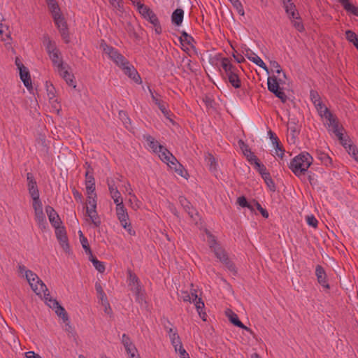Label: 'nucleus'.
<instances>
[{
    "instance_id": "41",
    "label": "nucleus",
    "mask_w": 358,
    "mask_h": 358,
    "mask_svg": "<svg viewBox=\"0 0 358 358\" xmlns=\"http://www.w3.org/2000/svg\"><path fill=\"white\" fill-rule=\"evenodd\" d=\"M85 208L86 209H96V201L95 193H92V194H87V203Z\"/></svg>"
},
{
    "instance_id": "59",
    "label": "nucleus",
    "mask_w": 358,
    "mask_h": 358,
    "mask_svg": "<svg viewBox=\"0 0 358 358\" xmlns=\"http://www.w3.org/2000/svg\"><path fill=\"white\" fill-rule=\"evenodd\" d=\"M306 221L308 225L314 228L317 227L318 222L313 215L306 216Z\"/></svg>"
},
{
    "instance_id": "23",
    "label": "nucleus",
    "mask_w": 358,
    "mask_h": 358,
    "mask_svg": "<svg viewBox=\"0 0 358 358\" xmlns=\"http://www.w3.org/2000/svg\"><path fill=\"white\" fill-rule=\"evenodd\" d=\"M55 234L62 248L65 251H67L69 249V244L67 243V238L64 228L62 227L55 228Z\"/></svg>"
},
{
    "instance_id": "18",
    "label": "nucleus",
    "mask_w": 358,
    "mask_h": 358,
    "mask_svg": "<svg viewBox=\"0 0 358 358\" xmlns=\"http://www.w3.org/2000/svg\"><path fill=\"white\" fill-rule=\"evenodd\" d=\"M87 222L92 224L94 227H99L101 225V220L99 217L96 209H86Z\"/></svg>"
},
{
    "instance_id": "15",
    "label": "nucleus",
    "mask_w": 358,
    "mask_h": 358,
    "mask_svg": "<svg viewBox=\"0 0 358 358\" xmlns=\"http://www.w3.org/2000/svg\"><path fill=\"white\" fill-rule=\"evenodd\" d=\"M286 79L287 77L285 73H282V77L279 76L278 78L276 77H268L267 82L268 90L273 93L277 91L280 88L279 84H285Z\"/></svg>"
},
{
    "instance_id": "54",
    "label": "nucleus",
    "mask_w": 358,
    "mask_h": 358,
    "mask_svg": "<svg viewBox=\"0 0 358 358\" xmlns=\"http://www.w3.org/2000/svg\"><path fill=\"white\" fill-rule=\"evenodd\" d=\"M310 99L313 103H314L315 106H319V104L322 103L320 98L316 92H310Z\"/></svg>"
},
{
    "instance_id": "6",
    "label": "nucleus",
    "mask_w": 358,
    "mask_h": 358,
    "mask_svg": "<svg viewBox=\"0 0 358 358\" xmlns=\"http://www.w3.org/2000/svg\"><path fill=\"white\" fill-rule=\"evenodd\" d=\"M43 44L45 46L46 50L49 55L50 59L54 65L57 67V70L65 66L60 57V52L57 49L55 43L50 40L49 36H44Z\"/></svg>"
},
{
    "instance_id": "50",
    "label": "nucleus",
    "mask_w": 358,
    "mask_h": 358,
    "mask_svg": "<svg viewBox=\"0 0 358 358\" xmlns=\"http://www.w3.org/2000/svg\"><path fill=\"white\" fill-rule=\"evenodd\" d=\"M180 43L182 45H184V43H186L187 45H191L193 38L192 36L188 35L186 32H183L180 37Z\"/></svg>"
},
{
    "instance_id": "12",
    "label": "nucleus",
    "mask_w": 358,
    "mask_h": 358,
    "mask_svg": "<svg viewBox=\"0 0 358 358\" xmlns=\"http://www.w3.org/2000/svg\"><path fill=\"white\" fill-rule=\"evenodd\" d=\"M121 342L127 353L129 355V358H134L138 355V350L135 345L127 334H124L122 335Z\"/></svg>"
},
{
    "instance_id": "60",
    "label": "nucleus",
    "mask_w": 358,
    "mask_h": 358,
    "mask_svg": "<svg viewBox=\"0 0 358 358\" xmlns=\"http://www.w3.org/2000/svg\"><path fill=\"white\" fill-rule=\"evenodd\" d=\"M290 20L292 21V23L293 24V26L299 31H302L303 30V24H301L300 20H299V17L298 16V19L297 20H293V19H290Z\"/></svg>"
},
{
    "instance_id": "48",
    "label": "nucleus",
    "mask_w": 358,
    "mask_h": 358,
    "mask_svg": "<svg viewBox=\"0 0 358 358\" xmlns=\"http://www.w3.org/2000/svg\"><path fill=\"white\" fill-rule=\"evenodd\" d=\"M237 203L241 207H247L253 210V206L247 201L245 196H240L237 199Z\"/></svg>"
},
{
    "instance_id": "35",
    "label": "nucleus",
    "mask_w": 358,
    "mask_h": 358,
    "mask_svg": "<svg viewBox=\"0 0 358 358\" xmlns=\"http://www.w3.org/2000/svg\"><path fill=\"white\" fill-rule=\"evenodd\" d=\"M144 138L148 143V146L152 149V150L155 153L159 149L160 147L163 145H159L155 139L151 136H145Z\"/></svg>"
},
{
    "instance_id": "10",
    "label": "nucleus",
    "mask_w": 358,
    "mask_h": 358,
    "mask_svg": "<svg viewBox=\"0 0 358 358\" xmlns=\"http://www.w3.org/2000/svg\"><path fill=\"white\" fill-rule=\"evenodd\" d=\"M46 304L51 308L54 309L56 314L61 317L64 322H68L69 317L65 309L61 306L57 301L52 299L50 295L48 299H45Z\"/></svg>"
},
{
    "instance_id": "56",
    "label": "nucleus",
    "mask_w": 358,
    "mask_h": 358,
    "mask_svg": "<svg viewBox=\"0 0 358 358\" xmlns=\"http://www.w3.org/2000/svg\"><path fill=\"white\" fill-rule=\"evenodd\" d=\"M47 94L49 100L54 99L55 98H57L55 95V87L52 85H47Z\"/></svg>"
},
{
    "instance_id": "5",
    "label": "nucleus",
    "mask_w": 358,
    "mask_h": 358,
    "mask_svg": "<svg viewBox=\"0 0 358 358\" xmlns=\"http://www.w3.org/2000/svg\"><path fill=\"white\" fill-rule=\"evenodd\" d=\"M155 153L158 155L159 159L163 162L166 163L171 169L174 170L177 174L182 177L185 176V171L184 170L183 166L166 148L164 146L160 147Z\"/></svg>"
},
{
    "instance_id": "32",
    "label": "nucleus",
    "mask_w": 358,
    "mask_h": 358,
    "mask_svg": "<svg viewBox=\"0 0 358 358\" xmlns=\"http://www.w3.org/2000/svg\"><path fill=\"white\" fill-rule=\"evenodd\" d=\"M184 16V11L181 8H177L172 14V22L177 26L181 24Z\"/></svg>"
},
{
    "instance_id": "4",
    "label": "nucleus",
    "mask_w": 358,
    "mask_h": 358,
    "mask_svg": "<svg viewBox=\"0 0 358 358\" xmlns=\"http://www.w3.org/2000/svg\"><path fill=\"white\" fill-rule=\"evenodd\" d=\"M315 108L321 117L324 120L329 130L332 131L339 140H342V133L336 117L322 103L316 106Z\"/></svg>"
},
{
    "instance_id": "7",
    "label": "nucleus",
    "mask_w": 358,
    "mask_h": 358,
    "mask_svg": "<svg viewBox=\"0 0 358 358\" xmlns=\"http://www.w3.org/2000/svg\"><path fill=\"white\" fill-rule=\"evenodd\" d=\"M221 66L224 71L225 76L229 82L235 88L241 87V80L238 76L237 69L233 66L228 58H222L221 60Z\"/></svg>"
},
{
    "instance_id": "34",
    "label": "nucleus",
    "mask_w": 358,
    "mask_h": 358,
    "mask_svg": "<svg viewBox=\"0 0 358 358\" xmlns=\"http://www.w3.org/2000/svg\"><path fill=\"white\" fill-rule=\"evenodd\" d=\"M128 186L129 187V195L131 196V198L129 199V203H130L131 208L134 210H137L140 208V202L136 195L134 194L130 183H128Z\"/></svg>"
},
{
    "instance_id": "3",
    "label": "nucleus",
    "mask_w": 358,
    "mask_h": 358,
    "mask_svg": "<svg viewBox=\"0 0 358 358\" xmlns=\"http://www.w3.org/2000/svg\"><path fill=\"white\" fill-rule=\"evenodd\" d=\"M313 160L309 153L303 152L292 159L289 167L296 176H300L305 174L313 163Z\"/></svg>"
},
{
    "instance_id": "16",
    "label": "nucleus",
    "mask_w": 358,
    "mask_h": 358,
    "mask_svg": "<svg viewBox=\"0 0 358 358\" xmlns=\"http://www.w3.org/2000/svg\"><path fill=\"white\" fill-rule=\"evenodd\" d=\"M285 12L289 19L297 20L299 13L292 0H281Z\"/></svg>"
},
{
    "instance_id": "55",
    "label": "nucleus",
    "mask_w": 358,
    "mask_h": 358,
    "mask_svg": "<svg viewBox=\"0 0 358 358\" xmlns=\"http://www.w3.org/2000/svg\"><path fill=\"white\" fill-rule=\"evenodd\" d=\"M145 19L148 20L153 25L157 24V22H159L157 17L152 10L149 13V14L145 17Z\"/></svg>"
},
{
    "instance_id": "63",
    "label": "nucleus",
    "mask_w": 358,
    "mask_h": 358,
    "mask_svg": "<svg viewBox=\"0 0 358 358\" xmlns=\"http://www.w3.org/2000/svg\"><path fill=\"white\" fill-rule=\"evenodd\" d=\"M270 138L272 141V143L273 145L279 146V141L278 137L275 135L274 133L272 132V131L269 130L268 132Z\"/></svg>"
},
{
    "instance_id": "61",
    "label": "nucleus",
    "mask_w": 358,
    "mask_h": 358,
    "mask_svg": "<svg viewBox=\"0 0 358 358\" xmlns=\"http://www.w3.org/2000/svg\"><path fill=\"white\" fill-rule=\"evenodd\" d=\"M113 8L121 10L122 8L121 0H108Z\"/></svg>"
},
{
    "instance_id": "62",
    "label": "nucleus",
    "mask_w": 358,
    "mask_h": 358,
    "mask_svg": "<svg viewBox=\"0 0 358 358\" xmlns=\"http://www.w3.org/2000/svg\"><path fill=\"white\" fill-rule=\"evenodd\" d=\"M255 166L262 176L267 172L266 167L263 164H261L258 161L255 163Z\"/></svg>"
},
{
    "instance_id": "33",
    "label": "nucleus",
    "mask_w": 358,
    "mask_h": 358,
    "mask_svg": "<svg viewBox=\"0 0 358 358\" xmlns=\"http://www.w3.org/2000/svg\"><path fill=\"white\" fill-rule=\"evenodd\" d=\"M205 160L207 166L209 167L210 171L215 173L217 171V163L213 156L210 153H206L205 155Z\"/></svg>"
},
{
    "instance_id": "46",
    "label": "nucleus",
    "mask_w": 358,
    "mask_h": 358,
    "mask_svg": "<svg viewBox=\"0 0 358 358\" xmlns=\"http://www.w3.org/2000/svg\"><path fill=\"white\" fill-rule=\"evenodd\" d=\"M136 8L139 13L142 16H143L144 18H145V17L149 14V13L151 12V10L143 3L138 4Z\"/></svg>"
},
{
    "instance_id": "13",
    "label": "nucleus",
    "mask_w": 358,
    "mask_h": 358,
    "mask_svg": "<svg viewBox=\"0 0 358 358\" xmlns=\"http://www.w3.org/2000/svg\"><path fill=\"white\" fill-rule=\"evenodd\" d=\"M179 202L184 208L185 210L189 214V217L195 224L198 223L199 215L196 210H194L190 205L189 202L184 196L179 197Z\"/></svg>"
},
{
    "instance_id": "17",
    "label": "nucleus",
    "mask_w": 358,
    "mask_h": 358,
    "mask_svg": "<svg viewBox=\"0 0 358 358\" xmlns=\"http://www.w3.org/2000/svg\"><path fill=\"white\" fill-rule=\"evenodd\" d=\"M116 215L122 227H126L127 222L129 221V215L123 203L116 205Z\"/></svg>"
},
{
    "instance_id": "8",
    "label": "nucleus",
    "mask_w": 358,
    "mask_h": 358,
    "mask_svg": "<svg viewBox=\"0 0 358 358\" xmlns=\"http://www.w3.org/2000/svg\"><path fill=\"white\" fill-rule=\"evenodd\" d=\"M33 199V203L32 206L34 209V213H35V220L36 222L38 223L39 227L44 230L47 227V222L45 215L43 213V205L42 203L39 199V196H36V198H32Z\"/></svg>"
},
{
    "instance_id": "58",
    "label": "nucleus",
    "mask_w": 358,
    "mask_h": 358,
    "mask_svg": "<svg viewBox=\"0 0 358 358\" xmlns=\"http://www.w3.org/2000/svg\"><path fill=\"white\" fill-rule=\"evenodd\" d=\"M179 297L182 299L184 301H189L192 302V294H189L186 291H182L180 294H179Z\"/></svg>"
},
{
    "instance_id": "47",
    "label": "nucleus",
    "mask_w": 358,
    "mask_h": 358,
    "mask_svg": "<svg viewBox=\"0 0 358 358\" xmlns=\"http://www.w3.org/2000/svg\"><path fill=\"white\" fill-rule=\"evenodd\" d=\"M230 2L233 5V6L236 8L238 14L241 15H244V9L243 7L239 0H231Z\"/></svg>"
},
{
    "instance_id": "28",
    "label": "nucleus",
    "mask_w": 358,
    "mask_h": 358,
    "mask_svg": "<svg viewBox=\"0 0 358 358\" xmlns=\"http://www.w3.org/2000/svg\"><path fill=\"white\" fill-rule=\"evenodd\" d=\"M5 22L6 20L3 17L0 20V35L3 41H6L10 38L9 25Z\"/></svg>"
},
{
    "instance_id": "2",
    "label": "nucleus",
    "mask_w": 358,
    "mask_h": 358,
    "mask_svg": "<svg viewBox=\"0 0 358 358\" xmlns=\"http://www.w3.org/2000/svg\"><path fill=\"white\" fill-rule=\"evenodd\" d=\"M17 272L20 277L24 278L28 282L31 289L38 296L43 295L44 299H48L50 295L46 285L32 271L27 269L24 265L19 264Z\"/></svg>"
},
{
    "instance_id": "9",
    "label": "nucleus",
    "mask_w": 358,
    "mask_h": 358,
    "mask_svg": "<svg viewBox=\"0 0 358 358\" xmlns=\"http://www.w3.org/2000/svg\"><path fill=\"white\" fill-rule=\"evenodd\" d=\"M129 285L131 287V291L136 294V301L138 302L143 301L144 300L143 293L142 292L138 278L135 274L130 271L129 272Z\"/></svg>"
},
{
    "instance_id": "31",
    "label": "nucleus",
    "mask_w": 358,
    "mask_h": 358,
    "mask_svg": "<svg viewBox=\"0 0 358 358\" xmlns=\"http://www.w3.org/2000/svg\"><path fill=\"white\" fill-rule=\"evenodd\" d=\"M347 152L351 155L356 162H358V151L355 146L348 143L346 141L344 142L343 136H342V140H340Z\"/></svg>"
},
{
    "instance_id": "44",
    "label": "nucleus",
    "mask_w": 358,
    "mask_h": 358,
    "mask_svg": "<svg viewBox=\"0 0 358 358\" xmlns=\"http://www.w3.org/2000/svg\"><path fill=\"white\" fill-rule=\"evenodd\" d=\"M157 105L158 106L159 108L162 111V113L164 114V115L170 120L172 123H173V120L171 118V113L167 110L166 107V104L164 102H157Z\"/></svg>"
},
{
    "instance_id": "11",
    "label": "nucleus",
    "mask_w": 358,
    "mask_h": 358,
    "mask_svg": "<svg viewBox=\"0 0 358 358\" xmlns=\"http://www.w3.org/2000/svg\"><path fill=\"white\" fill-rule=\"evenodd\" d=\"M213 252L216 257L222 262L229 271H232L234 273H236L235 266L229 259L225 251L221 247L215 248V250Z\"/></svg>"
},
{
    "instance_id": "52",
    "label": "nucleus",
    "mask_w": 358,
    "mask_h": 358,
    "mask_svg": "<svg viewBox=\"0 0 358 358\" xmlns=\"http://www.w3.org/2000/svg\"><path fill=\"white\" fill-rule=\"evenodd\" d=\"M50 103L52 106V108L53 111L56 112L57 113H59V112L61 110V106L59 102L58 101L57 98H55L54 99L49 100Z\"/></svg>"
},
{
    "instance_id": "49",
    "label": "nucleus",
    "mask_w": 358,
    "mask_h": 358,
    "mask_svg": "<svg viewBox=\"0 0 358 358\" xmlns=\"http://www.w3.org/2000/svg\"><path fill=\"white\" fill-rule=\"evenodd\" d=\"M270 66L271 71L276 73L278 75V77L280 76L281 73L282 74L283 72L282 71L280 64L277 62L271 61Z\"/></svg>"
},
{
    "instance_id": "1",
    "label": "nucleus",
    "mask_w": 358,
    "mask_h": 358,
    "mask_svg": "<svg viewBox=\"0 0 358 358\" xmlns=\"http://www.w3.org/2000/svg\"><path fill=\"white\" fill-rule=\"evenodd\" d=\"M101 48L106 55H107L110 59H112L118 66H120L130 78L134 80L136 83L141 82V78L134 67L129 64V62L119 53L113 47L108 46L105 43H101Z\"/></svg>"
},
{
    "instance_id": "26",
    "label": "nucleus",
    "mask_w": 358,
    "mask_h": 358,
    "mask_svg": "<svg viewBox=\"0 0 358 358\" xmlns=\"http://www.w3.org/2000/svg\"><path fill=\"white\" fill-rule=\"evenodd\" d=\"M287 127L289 132L288 135L289 140L294 143L295 138L299 133V127L294 120H289Z\"/></svg>"
},
{
    "instance_id": "20",
    "label": "nucleus",
    "mask_w": 358,
    "mask_h": 358,
    "mask_svg": "<svg viewBox=\"0 0 358 358\" xmlns=\"http://www.w3.org/2000/svg\"><path fill=\"white\" fill-rule=\"evenodd\" d=\"M27 179L28 181V190L31 198L39 196L38 189L36 185V182L31 173L27 174Z\"/></svg>"
},
{
    "instance_id": "64",
    "label": "nucleus",
    "mask_w": 358,
    "mask_h": 358,
    "mask_svg": "<svg viewBox=\"0 0 358 358\" xmlns=\"http://www.w3.org/2000/svg\"><path fill=\"white\" fill-rule=\"evenodd\" d=\"M66 322V324H65L64 330L66 332H68L69 336H75L76 333L74 331L73 328L70 325L69 322L68 321V322Z\"/></svg>"
},
{
    "instance_id": "14",
    "label": "nucleus",
    "mask_w": 358,
    "mask_h": 358,
    "mask_svg": "<svg viewBox=\"0 0 358 358\" xmlns=\"http://www.w3.org/2000/svg\"><path fill=\"white\" fill-rule=\"evenodd\" d=\"M53 19L57 27L58 28L62 35V37L65 41V42L68 43L69 33L66 21L61 15L55 17Z\"/></svg>"
},
{
    "instance_id": "27",
    "label": "nucleus",
    "mask_w": 358,
    "mask_h": 358,
    "mask_svg": "<svg viewBox=\"0 0 358 358\" xmlns=\"http://www.w3.org/2000/svg\"><path fill=\"white\" fill-rule=\"evenodd\" d=\"M315 274L317 278L318 282L324 288L329 289V284L326 280V273L324 269L320 266H317L315 269Z\"/></svg>"
},
{
    "instance_id": "38",
    "label": "nucleus",
    "mask_w": 358,
    "mask_h": 358,
    "mask_svg": "<svg viewBox=\"0 0 358 358\" xmlns=\"http://www.w3.org/2000/svg\"><path fill=\"white\" fill-rule=\"evenodd\" d=\"M169 338L173 345H180V339L176 329L170 328L168 330Z\"/></svg>"
},
{
    "instance_id": "25",
    "label": "nucleus",
    "mask_w": 358,
    "mask_h": 358,
    "mask_svg": "<svg viewBox=\"0 0 358 358\" xmlns=\"http://www.w3.org/2000/svg\"><path fill=\"white\" fill-rule=\"evenodd\" d=\"M192 303H194L196 306V308L198 311L199 316L202 318L203 320H206V313L202 312V309L204 308V303L202 301L201 299L198 298V296L194 292H192Z\"/></svg>"
},
{
    "instance_id": "21",
    "label": "nucleus",
    "mask_w": 358,
    "mask_h": 358,
    "mask_svg": "<svg viewBox=\"0 0 358 358\" xmlns=\"http://www.w3.org/2000/svg\"><path fill=\"white\" fill-rule=\"evenodd\" d=\"M46 213L48 216L50 222L52 225V227L55 229L57 227H59L61 224L60 218L58 214L55 212V210L51 206H47L45 208Z\"/></svg>"
},
{
    "instance_id": "29",
    "label": "nucleus",
    "mask_w": 358,
    "mask_h": 358,
    "mask_svg": "<svg viewBox=\"0 0 358 358\" xmlns=\"http://www.w3.org/2000/svg\"><path fill=\"white\" fill-rule=\"evenodd\" d=\"M240 143L242 144L241 147L244 155L246 157L248 160L251 163H255L258 161L257 157L251 152L250 149L247 145H245L242 141H240Z\"/></svg>"
},
{
    "instance_id": "42",
    "label": "nucleus",
    "mask_w": 358,
    "mask_h": 358,
    "mask_svg": "<svg viewBox=\"0 0 358 358\" xmlns=\"http://www.w3.org/2000/svg\"><path fill=\"white\" fill-rule=\"evenodd\" d=\"M250 60L265 70L267 73H269L268 69L267 68L266 65L257 55L255 54L253 57H250Z\"/></svg>"
},
{
    "instance_id": "45",
    "label": "nucleus",
    "mask_w": 358,
    "mask_h": 358,
    "mask_svg": "<svg viewBox=\"0 0 358 358\" xmlns=\"http://www.w3.org/2000/svg\"><path fill=\"white\" fill-rule=\"evenodd\" d=\"M49 9L50 10L53 18L57 16L61 15L59 13V8L57 3V2H50V4H48Z\"/></svg>"
},
{
    "instance_id": "51",
    "label": "nucleus",
    "mask_w": 358,
    "mask_h": 358,
    "mask_svg": "<svg viewBox=\"0 0 358 358\" xmlns=\"http://www.w3.org/2000/svg\"><path fill=\"white\" fill-rule=\"evenodd\" d=\"M345 37L348 41L354 43L358 39V36L351 30H347L345 31Z\"/></svg>"
},
{
    "instance_id": "39",
    "label": "nucleus",
    "mask_w": 358,
    "mask_h": 358,
    "mask_svg": "<svg viewBox=\"0 0 358 358\" xmlns=\"http://www.w3.org/2000/svg\"><path fill=\"white\" fill-rule=\"evenodd\" d=\"M90 260L92 262L95 268L100 273H103L105 271V266L102 262L99 261L96 257H93L92 254L90 255Z\"/></svg>"
},
{
    "instance_id": "22",
    "label": "nucleus",
    "mask_w": 358,
    "mask_h": 358,
    "mask_svg": "<svg viewBox=\"0 0 358 358\" xmlns=\"http://www.w3.org/2000/svg\"><path fill=\"white\" fill-rule=\"evenodd\" d=\"M113 182V180H108V185L110 196L113 199V201L115 203V205L122 203L123 199L121 196V194L118 191L117 188L115 186V185Z\"/></svg>"
},
{
    "instance_id": "19",
    "label": "nucleus",
    "mask_w": 358,
    "mask_h": 358,
    "mask_svg": "<svg viewBox=\"0 0 358 358\" xmlns=\"http://www.w3.org/2000/svg\"><path fill=\"white\" fill-rule=\"evenodd\" d=\"M68 69L69 66L67 65H65L62 67L60 66V69H59L57 71L60 76H62L64 79L67 85H69V86H72L73 88H76V85L73 80L74 77L69 71Z\"/></svg>"
},
{
    "instance_id": "37",
    "label": "nucleus",
    "mask_w": 358,
    "mask_h": 358,
    "mask_svg": "<svg viewBox=\"0 0 358 358\" xmlns=\"http://www.w3.org/2000/svg\"><path fill=\"white\" fill-rule=\"evenodd\" d=\"M344 8L349 13L358 16V8L350 3L348 0H339Z\"/></svg>"
},
{
    "instance_id": "53",
    "label": "nucleus",
    "mask_w": 358,
    "mask_h": 358,
    "mask_svg": "<svg viewBox=\"0 0 358 358\" xmlns=\"http://www.w3.org/2000/svg\"><path fill=\"white\" fill-rule=\"evenodd\" d=\"M119 117L120 120L122 121L123 124L125 125L127 128H129L130 124V119L127 117V115L124 111H120L119 113Z\"/></svg>"
},
{
    "instance_id": "36",
    "label": "nucleus",
    "mask_w": 358,
    "mask_h": 358,
    "mask_svg": "<svg viewBox=\"0 0 358 358\" xmlns=\"http://www.w3.org/2000/svg\"><path fill=\"white\" fill-rule=\"evenodd\" d=\"M94 178L92 176H90L88 172L86 173V192L87 194L94 193L95 187H94Z\"/></svg>"
},
{
    "instance_id": "24",
    "label": "nucleus",
    "mask_w": 358,
    "mask_h": 358,
    "mask_svg": "<svg viewBox=\"0 0 358 358\" xmlns=\"http://www.w3.org/2000/svg\"><path fill=\"white\" fill-rule=\"evenodd\" d=\"M226 315L229 318V321L234 324L236 327H238L240 328H242L243 329H245L246 331H249L250 333H252V331L248 328L246 326H245L238 319V315L234 313L231 310H226Z\"/></svg>"
},
{
    "instance_id": "30",
    "label": "nucleus",
    "mask_w": 358,
    "mask_h": 358,
    "mask_svg": "<svg viewBox=\"0 0 358 358\" xmlns=\"http://www.w3.org/2000/svg\"><path fill=\"white\" fill-rule=\"evenodd\" d=\"M19 72L20 78L24 85L27 87V89H30L31 87V81L28 69L26 67H24L19 70Z\"/></svg>"
},
{
    "instance_id": "57",
    "label": "nucleus",
    "mask_w": 358,
    "mask_h": 358,
    "mask_svg": "<svg viewBox=\"0 0 358 358\" xmlns=\"http://www.w3.org/2000/svg\"><path fill=\"white\" fill-rule=\"evenodd\" d=\"M273 94L278 97L279 98L282 102L285 103L286 102L287 99V96H286V94H285V92L281 90L280 88H279L277 91H275L273 92Z\"/></svg>"
},
{
    "instance_id": "40",
    "label": "nucleus",
    "mask_w": 358,
    "mask_h": 358,
    "mask_svg": "<svg viewBox=\"0 0 358 358\" xmlns=\"http://www.w3.org/2000/svg\"><path fill=\"white\" fill-rule=\"evenodd\" d=\"M79 236H80V243L83 248V249L85 250L86 253L88 255H92V251L90 248V245L88 243V241L87 238H85L81 231H79L78 232Z\"/></svg>"
},
{
    "instance_id": "43",
    "label": "nucleus",
    "mask_w": 358,
    "mask_h": 358,
    "mask_svg": "<svg viewBox=\"0 0 358 358\" xmlns=\"http://www.w3.org/2000/svg\"><path fill=\"white\" fill-rule=\"evenodd\" d=\"M206 234L207 236L206 241L209 245V247L213 251L215 250V248L220 247V245L217 243L215 237L208 231L206 230Z\"/></svg>"
}]
</instances>
